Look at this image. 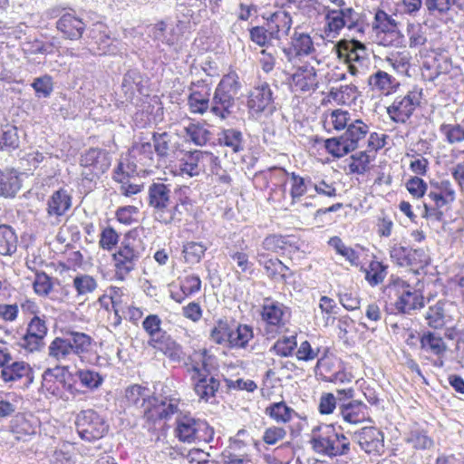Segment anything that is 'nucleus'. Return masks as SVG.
<instances>
[{
	"label": "nucleus",
	"instance_id": "f257e3e1",
	"mask_svg": "<svg viewBox=\"0 0 464 464\" xmlns=\"http://www.w3.org/2000/svg\"><path fill=\"white\" fill-rule=\"evenodd\" d=\"M188 198H176L172 195L171 185L153 182L148 188V203L152 209L154 218L164 225H170L181 220L180 205H186Z\"/></svg>",
	"mask_w": 464,
	"mask_h": 464
},
{
	"label": "nucleus",
	"instance_id": "f03ea898",
	"mask_svg": "<svg viewBox=\"0 0 464 464\" xmlns=\"http://www.w3.org/2000/svg\"><path fill=\"white\" fill-rule=\"evenodd\" d=\"M180 401L176 390L169 384L162 385L159 394L148 398L147 401L141 404L145 427L152 430L162 421L171 419L174 414L179 412Z\"/></svg>",
	"mask_w": 464,
	"mask_h": 464
},
{
	"label": "nucleus",
	"instance_id": "7ed1b4c3",
	"mask_svg": "<svg viewBox=\"0 0 464 464\" xmlns=\"http://www.w3.org/2000/svg\"><path fill=\"white\" fill-rule=\"evenodd\" d=\"M310 443L318 454L330 458L345 456L350 453V440L336 431L333 424H320L312 429Z\"/></svg>",
	"mask_w": 464,
	"mask_h": 464
},
{
	"label": "nucleus",
	"instance_id": "20e7f679",
	"mask_svg": "<svg viewBox=\"0 0 464 464\" xmlns=\"http://www.w3.org/2000/svg\"><path fill=\"white\" fill-rule=\"evenodd\" d=\"M194 391L201 401H208L214 398L219 388V381L208 375V365L211 355L208 350L196 351L190 357Z\"/></svg>",
	"mask_w": 464,
	"mask_h": 464
},
{
	"label": "nucleus",
	"instance_id": "39448f33",
	"mask_svg": "<svg viewBox=\"0 0 464 464\" xmlns=\"http://www.w3.org/2000/svg\"><path fill=\"white\" fill-rule=\"evenodd\" d=\"M240 87L239 77L236 72L224 75L215 89L210 112L221 120H226L230 116Z\"/></svg>",
	"mask_w": 464,
	"mask_h": 464
},
{
	"label": "nucleus",
	"instance_id": "423d86ee",
	"mask_svg": "<svg viewBox=\"0 0 464 464\" xmlns=\"http://www.w3.org/2000/svg\"><path fill=\"white\" fill-rule=\"evenodd\" d=\"M384 292L393 302L394 309L398 314H411V311L424 306L422 295L411 286L407 281L392 276Z\"/></svg>",
	"mask_w": 464,
	"mask_h": 464
},
{
	"label": "nucleus",
	"instance_id": "0eeeda50",
	"mask_svg": "<svg viewBox=\"0 0 464 464\" xmlns=\"http://www.w3.org/2000/svg\"><path fill=\"white\" fill-rule=\"evenodd\" d=\"M140 243L135 232H129L124 236L118 250L112 256L117 279L124 280L134 270L142 252Z\"/></svg>",
	"mask_w": 464,
	"mask_h": 464
},
{
	"label": "nucleus",
	"instance_id": "6e6552de",
	"mask_svg": "<svg viewBox=\"0 0 464 464\" xmlns=\"http://www.w3.org/2000/svg\"><path fill=\"white\" fill-rule=\"evenodd\" d=\"M427 198L432 204L424 203V212L422 218L432 217L440 221L443 218L442 208L450 206L455 202L457 193L454 185L450 179H443L440 180H431Z\"/></svg>",
	"mask_w": 464,
	"mask_h": 464
},
{
	"label": "nucleus",
	"instance_id": "1a4fd4ad",
	"mask_svg": "<svg viewBox=\"0 0 464 464\" xmlns=\"http://www.w3.org/2000/svg\"><path fill=\"white\" fill-rule=\"evenodd\" d=\"M335 53L340 60H343L349 73L354 77L365 75L369 57L365 45L357 41L343 40L334 45Z\"/></svg>",
	"mask_w": 464,
	"mask_h": 464
},
{
	"label": "nucleus",
	"instance_id": "9d476101",
	"mask_svg": "<svg viewBox=\"0 0 464 464\" xmlns=\"http://www.w3.org/2000/svg\"><path fill=\"white\" fill-rule=\"evenodd\" d=\"M175 436L186 443L210 442L214 437V430L204 420L197 419L189 413L180 414L176 419Z\"/></svg>",
	"mask_w": 464,
	"mask_h": 464
},
{
	"label": "nucleus",
	"instance_id": "9b49d317",
	"mask_svg": "<svg viewBox=\"0 0 464 464\" xmlns=\"http://www.w3.org/2000/svg\"><path fill=\"white\" fill-rule=\"evenodd\" d=\"M290 309L272 298H265L261 306V319L267 338H275L285 327L290 318Z\"/></svg>",
	"mask_w": 464,
	"mask_h": 464
},
{
	"label": "nucleus",
	"instance_id": "f8f14e48",
	"mask_svg": "<svg viewBox=\"0 0 464 464\" xmlns=\"http://www.w3.org/2000/svg\"><path fill=\"white\" fill-rule=\"evenodd\" d=\"M75 426L80 438L89 442L103 438L109 430L106 420L92 409L82 410L76 415Z\"/></svg>",
	"mask_w": 464,
	"mask_h": 464
},
{
	"label": "nucleus",
	"instance_id": "ddd939ff",
	"mask_svg": "<svg viewBox=\"0 0 464 464\" xmlns=\"http://www.w3.org/2000/svg\"><path fill=\"white\" fill-rule=\"evenodd\" d=\"M343 28L361 31L359 14L353 8L326 9L324 34L327 38L337 37Z\"/></svg>",
	"mask_w": 464,
	"mask_h": 464
},
{
	"label": "nucleus",
	"instance_id": "4468645a",
	"mask_svg": "<svg viewBox=\"0 0 464 464\" xmlns=\"http://www.w3.org/2000/svg\"><path fill=\"white\" fill-rule=\"evenodd\" d=\"M286 61L294 65L301 63L304 58L312 57L319 64L321 62L314 58L316 48L310 34L294 30L287 46L283 48Z\"/></svg>",
	"mask_w": 464,
	"mask_h": 464
},
{
	"label": "nucleus",
	"instance_id": "2eb2a0df",
	"mask_svg": "<svg viewBox=\"0 0 464 464\" xmlns=\"http://www.w3.org/2000/svg\"><path fill=\"white\" fill-rule=\"evenodd\" d=\"M34 382V371L25 362H14L0 370V382L5 388L25 390Z\"/></svg>",
	"mask_w": 464,
	"mask_h": 464
},
{
	"label": "nucleus",
	"instance_id": "dca6fc26",
	"mask_svg": "<svg viewBox=\"0 0 464 464\" xmlns=\"http://www.w3.org/2000/svg\"><path fill=\"white\" fill-rule=\"evenodd\" d=\"M421 100L422 90L414 88L404 95L397 96L387 107V113L392 121L405 123L420 105Z\"/></svg>",
	"mask_w": 464,
	"mask_h": 464
},
{
	"label": "nucleus",
	"instance_id": "f3484780",
	"mask_svg": "<svg viewBox=\"0 0 464 464\" xmlns=\"http://www.w3.org/2000/svg\"><path fill=\"white\" fill-rule=\"evenodd\" d=\"M111 164L110 153L103 149L91 148L85 150L80 158V165L83 168L86 179L92 180L105 173Z\"/></svg>",
	"mask_w": 464,
	"mask_h": 464
},
{
	"label": "nucleus",
	"instance_id": "a211bd4d",
	"mask_svg": "<svg viewBox=\"0 0 464 464\" xmlns=\"http://www.w3.org/2000/svg\"><path fill=\"white\" fill-rule=\"evenodd\" d=\"M209 152L195 150L184 152L179 159L174 174L180 177H198L206 172Z\"/></svg>",
	"mask_w": 464,
	"mask_h": 464
},
{
	"label": "nucleus",
	"instance_id": "6ab92c4d",
	"mask_svg": "<svg viewBox=\"0 0 464 464\" xmlns=\"http://www.w3.org/2000/svg\"><path fill=\"white\" fill-rule=\"evenodd\" d=\"M225 248L231 267L237 275H253L254 263L249 259L248 246L243 238L233 244H227Z\"/></svg>",
	"mask_w": 464,
	"mask_h": 464
},
{
	"label": "nucleus",
	"instance_id": "aec40b11",
	"mask_svg": "<svg viewBox=\"0 0 464 464\" xmlns=\"http://www.w3.org/2000/svg\"><path fill=\"white\" fill-rule=\"evenodd\" d=\"M289 85L293 92L299 93H312L319 87L317 70L309 63L297 65L291 74Z\"/></svg>",
	"mask_w": 464,
	"mask_h": 464
},
{
	"label": "nucleus",
	"instance_id": "412c9836",
	"mask_svg": "<svg viewBox=\"0 0 464 464\" xmlns=\"http://www.w3.org/2000/svg\"><path fill=\"white\" fill-rule=\"evenodd\" d=\"M247 107L255 114L272 115L276 106L274 101L273 92L267 82H261L251 91Z\"/></svg>",
	"mask_w": 464,
	"mask_h": 464
},
{
	"label": "nucleus",
	"instance_id": "4be33fe9",
	"mask_svg": "<svg viewBox=\"0 0 464 464\" xmlns=\"http://www.w3.org/2000/svg\"><path fill=\"white\" fill-rule=\"evenodd\" d=\"M211 87L206 81L192 82L189 87L188 105L191 113L204 114L210 111Z\"/></svg>",
	"mask_w": 464,
	"mask_h": 464
},
{
	"label": "nucleus",
	"instance_id": "5701e85b",
	"mask_svg": "<svg viewBox=\"0 0 464 464\" xmlns=\"http://www.w3.org/2000/svg\"><path fill=\"white\" fill-rule=\"evenodd\" d=\"M354 440L367 454L381 455L384 450L383 433L375 427H363L353 434Z\"/></svg>",
	"mask_w": 464,
	"mask_h": 464
},
{
	"label": "nucleus",
	"instance_id": "b1692460",
	"mask_svg": "<svg viewBox=\"0 0 464 464\" xmlns=\"http://www.w3.org/2000/svg\"><path fill=\"white\" fill-rule=\"evenodd\" d=\"M121 91L126 102H134L140 95H146L148 78L138 70H129L123 76Z\"/></svg>",
	"mask_w": 464,
	"mask_h": 464
},
{
	"label": "nucleus",
	"instance_id": "393cba45",
	"mask_svg": "<svg viewBox=\"0 0 464 464\" xmlns=\"http://www.w3.org/2000/svg\"><path fill=\"white\" fill-rule=\"evenodd\" d=\"M85 27V23L74 12L63 13L56 22V28L63 38L72 41L80 39Z\"/></svg>",
	"mask_w": 464,
	"mask_h": 464
},
{
	"label": "nucleus",
	"instance_id": "a878e982",
	"mask_svg": "<svg viewBox=\"0 0 464 464\" xmlns=\"http://www.w3.org/2000/svg\"><path fill=\"white\" fill-rule=\"evenodd\" d=\"M61 334L69 342V349L72 355L81 356L92 349L93 339L85 333L67 327L61 330Z\"/></svg>",
	"mask_w": 464,
	"mask_h": 464
},
{
	"label": "nucleus",
	"instance_id": "bb28decb",
	"mask_svg": "<svg viewBox=\"0 0 464 464\" xmlns=\"http://www.w3.org/2000/svg\"><path fill=\"white\" fill-rule=\"evenodd\" d=\"M256 260L271 279L277 280L280 278L282 281H286L292 276L288 266L278 258H269L268 254L264 251L256 252Z\"/></svg>",
	"mask_w": 464,
	"mask_h": 464
},
{
	"label": "nucleus",
	"instance_id": "cd10ccee",
	"mask_svg": "<svg viewBox=\"0 0 464 464\" xmlns=\"http://www.w3.org/2000/svg\"><path fill=\"white\" fill-rule=\"evenodd\" d=\"M338 409L343 420L350 424L362 422L368 417V408L361 401H342L339 398Z\"/></svg>",
	"mask_w": 464,
	"mask_h": 464
},
{
	"label": "nucleus",
	"instance_id": "c85d7f7f",
	"mask_svg": "<svg viewBox=\"0 0 464 464\" xmlns=\"http://www.w3.org/2000/svg\"><path fill=\"white\" fill-rule=\"evenodd\" d=\"M72 207V196L67 190L60 188L54 191L47 201V215L49 218L59 219Z\"/></svg>",
	"mask_w": 464,
	"mask_h": 464
},
{
	"label": "nucleus",
	"instance_id": "c756f323",
	"mask_svg": "<svg viewBox=\"0 0 464 464\" xmlns=\"http://www.w3.org/2000/svg\"><path fill=\"white\" fill-rule=\"evenodd\" d=\"M367 82L372 91L383 95H390L395 92L400 86V82L396 78L382 70L372 73L368 77Z\"/></svg>",
	"mask_w": 464,
	"mask_h": 464
},
{
	"label": "nucleus",
	"instance_id": "7c9ffc66",
	"mask_svg": "<svg viewBox=\"0 0 464 464\" xmlns=\"http://www.w3.org/2000/svg\"><path fill=\"white\" fill-rule=\"evenodd\" d=\"M92 42L89 44H94L91 50L98 54H110L114 53L112 47L113 39L110 36L108 28L103 24H96L90 32Z\"/></svg>",
	"mask_w": 464,
	"mask_h": 464
},
{
	"label": "nucleus",
	"instance_id": "2f4dec72",
	"mask_svg": "<svg viewBox=\"0 0 464 464\" xmlns=\"http://www.w3.org/2000/svg\"><path fill=\"white\" fill-rule=\"evenodd\" d=\"M266 25L270 37L279 40L289 34L292 17L285 11H277L270 16Z\"/></svg>",
	"mask_w": 464,
	"mask_h": 464
},
{
	"label": "nucleus",
	"instance_id": "473e14b6",
	"mask_svg": "<svg viewBox=\"0 0 464 464\" xmlns=\"http://www.w3.org/2000/svg\"><path fill=\"white\" fill-rule=\"evenodd\" d=\"M425 320L430 328L440 330L452 322V317L446 309V303L438 301L428 308Z\"/></svg>",
	"mask_w": 464,
	"mask_h": 464
},
{
	"label": "nucleus",
	"instance_id": "72a5a7b5",
	"mask_svg": "<svg viewBox=\"0 0 464 464\" xmlns=\"http://www.w3.org/2000/svg\"><path fill=\"white\" fill-rule=\"evenodd\" d=\"M129 156L142 167L156 166L155 150L150 141L140 140L129 151Z\"/></svg>",
	"mask_w": 464,
	"mask_h": 464
},
{
	"label": "nucleus",
	"instance_id": "f704fd0d",
	"mask_svg": "<svg viewBox=\"0 0 464 464\" xmlns=\"http://www.w3.org/2000/svg\"><path fill=\"white\" fill-rule=\"evenodd\" d=\"M147 34L158 44H162L169 47L175 46L179 41L170 25L165 21H159L147 27Z\"/></svg>",
	"mask_w": 464,
	"mask_h": 464
},
{
	"label": "nucleus",
	"instance_id": "c9c22d12",
	"mask_svg": "<svg viewBox=\"0 0 464 464\" xmlns=\"http://www.w3.org/2000/svg\"><path fill=\"white\" fill-rule=\"evenodd\" d=\"M290 181V196L292 201L297 202L300 198L307 195L308 198H314L312 193V178L309 176L302 177L295 172L287 173Z\"/></svg>",
	"mask_w": 464,
	"mask_h": 464
},
{
	"label": "nucleus",
	"instance_id": "e433bc0d",
	"mask_svg": "<svg viewBox=\"0 0 464 464\" xmlns=\"http://www.w3.org/2000/svg\"><path fill=\"white\" fill-rule=\"evenodd\" d=\"M420 349L433 356H444L448 346L443 338L430 331L423 333L420 338Z\"/></svg>",
	"mask_w": 464,
	"mask_h": 464
},
{
	"label": "nucleus",
	"instance_id": "4c0bfd02",
	"mask_svg": "<svg viewBox=\"0 0 464 464\" xmlns=\"http://www.w3.org/2000/svg\"><path fill=\"white\" fill-rule=\"evenodd\" d=\"M19 174L14 169H0V196L13 198L21 188Z\"/></svg>",
	"mask_w": 464,
	"mask_h": 464
},
{
	"label": "nucleus",
	"instance_id": "58836bf2",
	"mask_svg": "<svg viewBox=\"0 0 464 464\" xmlns=\"http://www.w3.org/2000/svg\"><path fill=\"white\" fill-rule=\"evenodd\" d=\"M12 433L16 440L28 441L36 433L35 423L24 416H16L12 422Z\"/></svg>",
	"mask_w": 464,
	"mask_h": 464
},
{
	"label": "nucleus",
	"instance_id": "ea45409f",
	"mask_svg": "<svg viewBox=\"0 0 464 464\" xmlns=\"http://www.w3.org/2000/svg\"><path fill=\"white\" fill-rule=\"evenodd\" d=\"M369 133V126L361 119L353 120L343 134L353 150Z\"/></svg>",
	"mask_w": 464,
	"mask_h": 464
},
{
	"label": "nucleus",
	"instance_id": "a19ab883",
	"mask_svg": "<svg viewBox=\"0 0 464 464\" xmlns=\"http://www.w3.org/2000/svg\"><path fill=\"white\" fill-rule=\"evenodd\" d=\"M106 298L110 300L114 312V324L118 325L121 322V314L125 313L128 296L124 294L122 288L113 286L110 288L109 295L103 296L102 301Z\"/></svg>",
	"mask_w": 464,
	"mask_h": 464
},
{
	"label": "nucleus",
	"instance_id": "79ce46f5",
	"mask_svg": "<svg viewBox=\"0 0 464 464\" xmlns=\"http://www.w3.org/2000/svg\"><path fill=\"white\" fill-rule=\"evenodd\" d=\"M18 237L8 225H0V256H12L17 250Z\"/></svg>",
	"mask_w": 464,
	"mask_h": 464
},
{
	"label": "nucleus",
	"instance_id": "37998d69",
	"mask_svg": "<svg viewBox=\"0 0 464 464\" xmlns=\"http://www.w3.org/2000/svg\"><path fill=\"white\" fill-rule=\"evenodd\" d=\"M266 414L277 423H287L298 416L285 401L274 402L266 408Z\"/></svg>",
	"mask_w": 464,
	"mask_h": 464
},
{
	"label": "nucleus",
	"instance_id": "c03bdc74",
	"mask_svg": "<svg viewBox=\"0 0 464 464\" xmlns=\"http://www.w3.org/2000/svg\"><path fill=\"white\" fill-rule=\"evenodd\" d=\"M150 346L161 351L174 362H179L183 355L181 346L167 334V333L161 335V337L158 339V342H154Z\"/></svg>",
	"mask_w": 464,
	"mask_h": 464
},
{
	"label": "nucleus",
	"instance_id": "a18cd8bd",
	"mask_svg": "<svg viewBox=\"0 0 464 464\" xmlns=\"http://www.w3.org/2000/svg\"><path fill=\"white\" fill-rule=\"evenodd\" d=\"M63 368L56 366L46 369L42 375V388L52 395L60 393Z\"/></svg>",
	"mask_w": 464,
	"mask_h": 464
},
{
	"label": "nucleus",
	"instance_id": "49530a36",
	"mask_svg": "<svg viewBox=\"0 0 464 464\" xmlns=\"http://www.w3.org/2000/svg\"><path fill=\"white\" fill-rule=\"evenodd\" d=\"M69 347L63 334L56 336L48 346V357L57 362H66L72 355Z\"/></svg>",
	"mask_w": 464,
	"mask_h": 464
},
{
	"label": "nucleus",
	"instance_id": "de8ad7c7",
	"mask_svg": "<svg viewBox=\"0 0 464 464\" xmlns=\"http://www.w3.org/2000/svg\"><path fill=\"white\" fill-rule=\"evenodd\" d=\"M20 146V137L15 126L5 125L0 129V150L11 152Z\"/></svg>",
	"mask_w": 464,
	"mask_h": 464
},
{
	"label": "nucleus",
	"instance_id": "09e8293b",
	"mask_svg": "<svg viewBox=\"0 0 464 464\" xmlns=\"http://www.w3.org/2000/svg\"><path fill=\"white\" fill-rule=\"evenodd\" d=\"M291 239L292 237L289 236L284 237L280 235H270L263 240L261 246L257 251H268L272 253L285 251L289 246H292Z\"/></svg>",
	"mask_w": 464,
	"mask_h": 464
},
{
	"label": "nucleus",
	"instance_id": "8fccbe9b",
	"mask_svg": "<svg viewBox=\"0 0 464 464\" xmlns=\"http://www.w3.org/2000/svg\"><path fill=\"white\" fill-rule=\"evenodd\" d=\"M254 337L253 329L247 324H238L236 329L231 328V337L228 347L245 348Z\"/></svg>",
	"mask_w": 464,
	"mask_h": 464
},
{
	"label": "nucleus",
	"instance_id": "3c124183",
	"mask_svg": "<svg viewBox=\"0 0 464 464\" xmlns=\"http://www.w3.org/2000/svg\"><path fill=\"white\" fill-rule=\"evenodd\" d=\"M218 141L221 145L230 148L237 153L243 150V134L236 129H225L218 134Z\"/></svg>",
	"mask_w": 464,
	"mask_h": 464
},
{
	"label": "nucleus",
	"instance_id": "603ef678",
	"mask_svg": "<svg viewBox=\"0 0 464 464\" xmlns=\"http://www.w3.org/2000/svg\"><path fill=\"white\" fill-rule=\"evenodd\" d=\"M365 280L370 285L375 286L382 284L388 274V266L377 260H372L364 269Z\"/></svg>",
	"mask_w": 464,
	"mask_h": 464
},
{
	"label": "nucleus",
	"instance_id": "864d4df0",
	"mask_svg": "<svg viewBox=\"0 0 464 464\" xmlns=\"http://www.w3.org/2000/svg\"><path fill=\"white\" fill-rule=\"evenodd\" d=\"M440 133L443 136L444 141L449 144L460 143L464 141V122L442 123L439 128Z\"/></svg>",
	"mask_w": 464,
	"mask_h": 464
},
{
	"label": "nucleus",
	"instance_id": "5fc2aeb1",
	"mask_svg": "<svg viewBox=\"0 0 464 464\" xmlns=\"http://www.w3.org/2000/svg\"><path fill=\"white\" fill-rule=\"evenodd\" d=\"M186 133L189 140L197 146H205L213 138L212 132L199 123H190L186 128Z\"/></svg>",
	"mask_w": 464,
	"mask_h": 464
},
{
	"label": "nucleus",
	"instance_id": "6e6d98bb",
	"mask_svg": "<svg viewBox=\"0 0 464 464\" xmlns=\"http://www.w3.org/2000/svg\"><path fill=\"white\" fill-rule=\"evenodd\" d=\"M207 167H208L209 174L215 177L216 182L227 186L231 184L230 175L222 168L219 158L212 152H209Z\"/></svg>",
	"mask_w": 464,
	"mask_h": 464
},
{
	"label": "nucleus",
	"instance_id": "4d7b16f0",
	"mask_svg": "<svg viewBox=\"0 0 464 464\" xmlns=\"http://www.w3.org/2000/svg\"><path fill=\"white\" fill-rule=\"evenodd\" d=\"M72 286L77 293V296H84L93 293L97 287V280L87 274H78L72 280Z\"/></svg>",
	"mask_w": 464,
	"mask_h": 464
},
{
	"label": "nucleus",
	"instance_id": "13d9d810",
	"mask_svg": "<svg viewBox=\"0 0 464 464\" xmlns=\"http://www.w3.org/2000/svg\"><path fill=\"white\" fill-rule=\"evenodd\" d=\"M173 136L168 132H154L152 135L153 149L158 159H165L172 149Z\"/></svg>",
	"mask_w": 464,
	"mask_h": 464
},
{
	"label": "nucleus",
	"instance_id": "bf43d9fd",
	"mask_svg": "<svg viewBox=\"0 0 464 464\" xmlns=\"http://www.w3.org/2000/svg\"><path fill=\"white\" fill-rule=\"evenodd\" d=\"M208 246L201 242H187L183 246V256L185 262L195 265L200 262L205 256Z\"/></svg>",
	"mask_w": 464,
	"mask_h": 464
},
{
	"label": "nucleus",
	"instance_id": "052dcab7",
	"mask_svg": "<svg viewBox=\"0 0 464 464\" xmlns=\"http://www.w3.org/2000/svg\"><path fill=\"white\" fill-rule=\"evenodd\" d=\"M142 327L150 336V345L154 342H158V339L166 334L161 329V319L157 314L148 315L142 322Z\"/></svg>",
	"mask_w": 464,
	"mask_h": 464
},
{
	"label": "nucleus",
	"instance_id": "680f3d73",
	"mask_svg": "<svg viewBox=\"0 0 464 464\" xmlns=\"http://www.w3.org/2000/svg\"><path fill=\"white\" fill-rule=\"evenodd\" d=\"M324 147L330 154L336 158L343 157L353 150L343 135L325 140Z\"/></svg>",
	"mask_w": 464,
	"mask_h": 464
},
{
	"label": "nucleus",
	"instance_id": "e2e57ef3",
	"mask_svg": "<svg viewBox=\"0 0 464 464\" xmlns=\"http://www.w3.org/2000/svg\"><path fill=\"white\" fill-rule=\"evenodd\" d=\"M210 340L217 344L228 346L231 327L227 320L219 319L210 331Z\"/></svg>",
	"mask_w": 464,
	"mask_h": 464
},
{
	"label": "nucleus",
	"instance_id": "0e129e2a",
	"mask_svg": "<svg viewBox=\"0 0 464 464\" xmlns=\"http://www.w3.org/2000/svg\"><path fill=\"white\" fill-rule=\"evenodd\" d=\"M55 48V43H45L37 38L29 39L23 44V51L27 54H50L53 53Z\"/></svg>",
	"mask_w": 464,
	"mask_h": 464
},
{
	"label": "nucleus",
	"instance_id": "69168bd1",
	"mask_svg": "<svg viewBox=\"0 0 464 464\" xmlns=\"http://www.w3.org/2000/svg\"><path fill=\"white\" fill-rule=\"evenodd\" d=\"M49 464H74L72 459V447L63 443L48 456Z\"/></svg>",
	"mask_w": 464,
	"mask_h": 464
},
{
	"label": "nucleus",
	"instance_id": "338daca9",
	"mask_svg": "<svg viewBox=\"0 0 464 464\" xmlns=\"http://www.w3.org/2000/svg\"><path fill=\"white\" fill-rule=\"evenodd\" d=\"M352 121L351 114L347 111L337 109L329 113L325 123L331 125L335 130H343Z\"/></svg>",
	"mask_w": 464,
	"mask_h": 464
},
{
	"label": "nucleus",
	"instance_id": "774afa93",
	"mask_svg": "<svg viewBox=\"0 0 464 464\" xmlns=\"http://www.w3.org/2000/svg\"><path fill=\"white\" fill-rule=\"evenodd\" d=\"M406 441L416 450H428L433 446V440L428 436L427 432L418 429L411 430Z\"/></svg>",
	"mask_w": 464,
	"mask_h": 464
}]
</instances>
